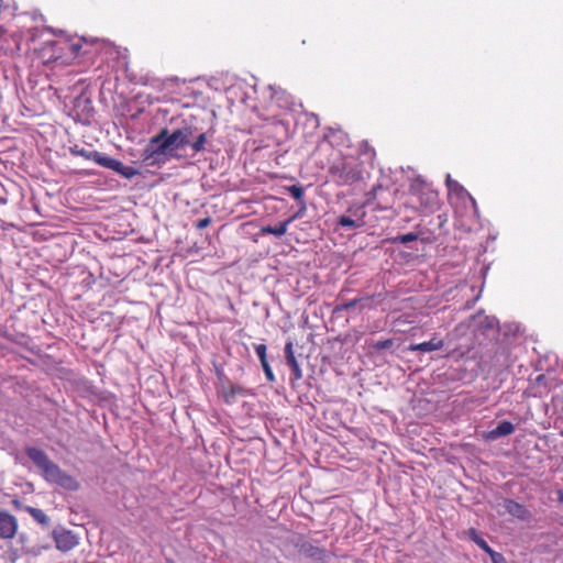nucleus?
Wrapping results in <instances>:
<instances>
[{"label": "nucleus", "instance_id": "nucleus-2", "mask_svg": "<svg viewBox=\"0 0 563 563\" xmlns=\"http://www.w3.org/2000/svg\"><path fill=\"white\" fill-rule=\"evenodd\" d=\"M25 454L36 465L48 483L56 484L73 492L79 488L77 479L64 472L42 449L26 448Z\"/></svg>", "mask_w": 563, "mask_h": 563}, {"label": "nucleus", "instance_id": "nucleus-16", "mask_svg": "<svg viewBox=\"0 0 563 563\" xmlns=\"http://www.w3.org/2000/svg\"><path fill=\"white\" fill-rule=\"evenodd\" d=\"M515 432V426L510 421L500 422L495 429L486 434L487 440H497Z\"/></svg>", "mask_w": 563, "mask_h": 563}, {"label": "nucleus", "instance_id": "nucleus-7", "mask_svg": "<svg viewBox=\"0 0 563 563\" xmlns=\"http://www.w3.org/2000/svg\"><path fill=\"white\" fill-rule=\"evenodd\" d=\"M0 27V56L13 57L21 51L22 35L19 33L4 34Z\"/></svg>", "mask_w": 563, "mask_h": 563}, {"label": "nucleus", "instance_id": "nucleus-31", "mask_svg": "<svg viewBox=\"0 0 563 563\" xmlns=\"http://www.w3.org/2000/svg\"><path fill=\"white\" fill-rule=\"evenodd\" d=\"M262 368L264 371V374H265L267 380L273 383L275 380V376H274V373L272 371L269 363L262 364Z\"/></svg>", "mask_w": 563, "mask_h": 563}, {"label": "nucleus", "instance_id": "nucleus-4", "mask_svg": "<svg viewBox=\"0 0 563 563\" xmlns=\"http://www.w3.org/2000/svg\"><path fill=\"white\" fill-rule=\"evenodd\" d=\"M409 203L422 213H432L440 206L439 192L420 178L411 181L409 187Z\"/></svg>", "mask_w": 563, "mask_h": 563}, {"label": "nucleus", "instance_id": "nucleus-11", "mask_svg": "<svg viewBox=\"0 0 563 563\" xmlns=\"http://www.w3.org/2000/svg\"><path fill=\"white\" fill-rule=\"evenodd\" d=\"M285 358H286L287 365L291 368V377H290L291 384L300 380L302 378V372H301L300 366L295 356L294 346H292L291 342H287L285 345Z\"/></svg>", "mask_w": 563, "mask_h": 563}, {"label": "nucleus", "instance_id": "nucleus-34", "mask_svg": "<svg viewBox=\"0 0 563 563\" xmlns=\"http://www.w3.org/2000/svg\"><path fill=\"white\" fill-rule=\"evenodd\" d=\"M558 499H559L560 503L563 504V490H559L558 492Z\"/></svg>", "mask_w": 563, "mask_h": 563}, {"label": "nucleus", "instance_id": "nucleus-12", "mask_svg": "<svg viewBox=\"0 0 563 563\" xmlns=\"http://www.w3.org/2000/svg\"><path fill=\"white\" fill-rule=\"evenodd\" d=\"M504 508L510 516L519 520L526 521L531 518V512L527 509V507L514 499H504Z\"/></svg>", "mask_w": 563, "mask_h": 563}, {"label": "nucleus", "instance_id": "nucleus-30", "mask_svg": "<svg viewBox=\"0 0 563 563\" xmlns=\"http://www.w3.org/2000/svg\"><path fill=\"white\" fill-rule=\"evenodd\" d=\"M487 554L490 556L493 563H507L505 556L501 553L494 551L492 548L490 553Z\"/></svg>", "mask_w": 563, "mask_h": 563}, {"label": "nucleus", "instance_id": "nucleus-23", "mask_svg": "<svg viewBox=\"0 0 563 563\" xmlns=\"http://www.w3.org/2000/svg\"><path fill=\"white\" fill-rule=\"evenodd\" d=\"M287 191L291 195L294 199L300 201L302 206H305L303 201V188L300 185H291L287 187Z\"/></svg>", "mask_w": 563, "mask_h": 563}, {"label": "nucleus", "instance_id": "nucleus-36", "mask_svg": "<svg viewBox=\"0 0 563 563\" xmlns=\"http://www.w3.org/2000/svg\"><path fill=\"white\" fill-rule=\"evenodd\" d=\"M55 60L59 59L62 56L60 55H56V56H53Z\"/></svg>", "mask_w": 563, "mask_h": 563}, {"label": "nucleus", "instance_id": "nucleus-27", "mask_svg": "<svg viewBox=\"0 0 563 563\" xmlns=\"http://www.w3.org/2000/svg\"><path fill=\"white\" fill-rule=\"evenodd\" d=\"M394 345V341L391 339L378 340L373 344V347L377 351L388 350Z\"/></svg>", "mask_w": 563, "mask_h": 563}, {"label": "nucleus", "instance_id": "nucleus-24", "mask_svg": "<svg viewBox=\"0 0 563 563\" xmlns=\"http://www.w3.org/2000/svg\"><path fill=\"white\" fill-rule=\"evenodd\" d=\"M347 212L351 214L350 217L357 220V222H361L362 224H364L365 211L363 210L362 206L350 207Z\"/></svg>", "mask_w": 563, "mask_h": 563}, {"label": "nucleus", "instance_id": "nucleus-1", "mask_svg": "<svg viewBox=\"0 0 563 563\" xmlns=\"http://www.w3.org/2000/svg\"><path fill=\"white\" fill-rule=\"evenodd\" d=\"M194 126L190 124H184L176 129L170 134L165 128L153 137L148 143V148L144 153V162L153 164L156 162V156L164 155L170 150L183 148L189 144V139L194 135Z\"/></svg>", "mask_w": 563, "mask_h": 563}, {"label": "nucleus", "instance_id": "nucleus-37", "mask_svg": "<svg viewBox=\"0 0 563 563\" xmlns=\"http://www.w3.org/2000/svg\"><path fill=\"white\" fill-rule=\"evenodd\" d=\"M451 184H452V181L450 180V178H448V185L450 188H451Z\"/></svg>", "mask_w": 563, "mask_h": 563}, {"label": "nucleus", "instance_id": "nucleus-5", "mask_svg": "<svg viewBox=\"0 0 563 563\" xmlns=\"http://www.w3.org/2000/svg\"><path fill=\"white\" fill-rule=\"evenodd\" d=\"M332 180L338 186H350L362 180L361 165L347 159H340L329 168Z\"/></svg>", "mask_w": 563, "mask_h": 563}, {"label": "nucleus", "instance_id": "nucleus-29", "mask_svg": "<svg viewBox=\"0 0 563 563\" xmlns=\"http://www.w3.org/2000/svg\"><path fill=\"white\" fill-rule=\"evenodd\" d=\"M418 239V235L416 233H407V234H402V235H399L396 240L402 244H407V243H410V242H413Z\"/></svg>", "mask_w": 563, "mask_h": 563}, {"label": "nucleus", "instance_id": "nucleus-32", "mask_svg": "<svg viewBox=\"0 0 563 563\" xmlns=\"http://www.w3.org/2000/svg\"><path fill=\"white\" fill-rule=\"evenodd\" d=\"M212 222V219L210 217H206L203 219H200L197 223H196V229L198 230H203L206 228H208Z\"/></svg>", "mask_w": 563, "mask_h": 563}, {"label": "nucleus", "instance_id": "nucleus-26", "mask_svg": "<svg viewBox=\"0 0 563 563\" xmlns=\"http://www.w3.org/2000/svg\"><path fill=\"white\" fill-rule=\"evenodd\" d=\"M255 352H256V355L260 358L261 365L265 364V363H268V361H267V346H266V344H263V343L256 344L255 345Z\"/></svg>", "mask_w": 563, "mask_h": 563}, {"label": "nucleus", "instance_id": "nucleus-15", "mask_svg": "<svg viewBox=\"0 0 563 563\" xmlns=\"http://www.w3.org/2000/svg\"><path fill=\"white\" fill-rule=\"evenodd\" d=\"M299 552L306 556L317 561H322L325 558V550L319 547H316L309 542H303L299 547Z\"/></svg>", "mask_w": 563, "mask_h": 563}, {"label": "nucleus", "instance_id": "nucleus-19", "mask_svg": "<svg viewBox=\"0 0 563 563\" xmlns=\"http://www.w3.org/2000/svg\"><path fill=\"white\" fill-rule=\"evenodd\" d=\"M207 142H208L207 133L202 132L196 137V140L192 143H190V147L194 153H200L206 150Z\"/></svg>", "mask_w": 563, "mask_h": 563}, {"label": "nucleus", "instance_id": "nucleus-25", "mask_svg": "<svg viewBox=\"0 0 563 563\" xmlns=\"http://www.w3.org/2000/svg\"><path fill=\"white\" fill-rule=\"evenodd\" d=\"M78 154L80 156L85 157L86 159L93 161L95 163H97V159H99V158H108L109 157L108 155L99 153L97 151L88 152L86 150H81L78 152Z\"/></svg>", "mask_w": 563, "mask_h": 563}, {"label": "nucleus", "instance_id": "nucleus-22", "mask_svg": "<svg viewBox=\"0 0 563 563\" xmlns=\"http://www.w3.org/2000/svg\"><path fill=\"white\" fill-rule=\"evenodd\" d=\"M338 224L342 228L349 229H356L363 225L361 222H357V220L349 216H340L338 218Z\"/></svg>", "mask_w": 563, "mask_h": 563}, {"label": "nucleus", "instance_id": "nucleus-10", "mask_svg": "<svg viewBox=\"0 0 563 563\" xmlns=\"http://www.w3.org/2000/svg\"><path fill=\"white\" fill-rule=\"evenodd\" d=\"M87 43L85 37L77 40H59L52 43L53 52L69 53L71 57H77L81 54L82 44Z\"/></svg>", "mask_w": 563, "mask_h": 563}, {"label": "nucleus", "instance_id": "nucleus-20", "mask_svg": "<svg viewBox=\"0 0 563 563\" xmlns=\"http://www.w3.org/2000/svg\"><path fill=\"white\" fill-rule=\"evenodd\" d=\"M26 511L38 523H41V525H47L48 523V517L46 516V514L43 510L29 506V507H26Z\"/></svg>", "mask_w": 563, "mask_h": 563}, {"label": "nucleus", "instance_id": "nucleus-8", "mask_svg": "<svg viewBox=\"0 0 563 563\" xmlns=\"http://www.w3.org/2000/svg\"><path fill=\"white\" fill-rule=\"evenodd\" d=\"M97 164L118 173L119 175L126 179H131L140 174V172L136 168L132 166H125L122 162L110 156L108 158L97 159Z\"/></svg>", "mask_w": 563, "mask_h": 563}, {"label": "nucleus", "instance_id": "nucleus-17", "mask_svg": "<svg viewBox=\"0 0 563 563\" xmlns=\"http://www.w3.org/2000/svg\"><path fill=\"white\" fill-rule=\"evenodd\" d=\"M295 218H296V216H292V217L288 218L287 220L280 222L276 227L264 225L261 228V234H263V235L273 234L276 236H283L286 234V232L288 230V225L295 220Z\"/></svg>", "mask_w": 563, "mask_h": 563}, {"label": "nucleus", "instance_id": "nucleus-9", "mask_svg": "<svg viewBox=\"0 0 563 563\" xmlns=\"http://www.w3.org/2000/svg\"><path fill=\"white\" fill-rule=\"evenodd\" d=\"M18 519L8 510H0V539L11 540L18 532Z\"/></svg>", "mask_w": 563, "mask_h": 563}, {"label": "nucleus", "instance_id": "nucleus-21", "mask_svg": "<svg viewBox=\"0 0 563 563\" xmlns=\"http://www.w3.org/2000/svg\"><path fill=\"white\" fill-rule=\"evenodd\" d=\"M371 301L372 298L371 297H367V298H355V299H352V300H349L346 302H343L341 305H338L335 308H334V312H341V311H345V310H349V309H352L354 307H356L358 303H361L362 301Z\"/></svg>", "mask_w": 563, "mask_h": 563}, {"label": "nucleus", "instance_id": "nucleus-6", "mask_svg": "<svg viewBox=\"0 0 563 563\" xmlns=\"http://www.w3.org/2000/svg\"><path fill=\"white\" fill-rule=\"evenodd\" d=\"M559 387V380L549 374H539L533 380L530 382L527 388V394L534 398H544L552 390Z\"/></svg>", "mask_w": 563, "mask_h": 563}, {"label": "nucleus", "instance_id": "nucleus-33", "mask_svg": "<svg viewBox=\"0 0 563 563\" xmlns=\"http://www.w3.org/2000/svg\"><path fill=\"white\" fill-rule=\"evenodd\" d=\"M283 93H284L283 91L278 92V91L273 90V89L271 88V97H272V98H274V97H276V96H278V95H283Z\"/></svg>", "mask_w": 563, "mask_h": 563}, {"label": "nucleus", "instance_id": "nucleus-35", "mask_svg": "<svg viewBox=\"0 0 563 563\" xmlns=\"http://www.w3.org/2000/svg\"><path fill=\"white\" fill-rule=\"evenodd\" d=\"M380 189H382V187H376V188L373 189V191H374V194H376Z\"/></svg>", "mask_w": 563, "mask_h": 563}, {"label": "nucleus", "instance_id": "nucleus-28", "mask_svg": "<svg viewBox=\"0 0 563 563\" xmlns=\"http://www.w3.org/2000/svg\"><path fill=\"white\" fill-rule=\"evenodd\" d=\"M241 391L242 388L240 386H235L234 384L229 383L228 387H225V397L229 398L230 396H234ZM227 401H229V399H227Z\"/></svg>", "mask_w": 563, "mask_h": 563}, {"label": "nucleus", "instance_id": "nucleus-18", "mask_svg": "<svg viewBox=\"0 0 563 563\" xmlns=\"http://www.w3.org/2000/svg\"><path fill=\"white\" fill-rule=\"evenodd\" d=\"M467 534L472 541H474L484 552L490 553L489 544L478 536L476 529L470 528Z\"/></svg>", "mask_w": 563, "mask_h": 563}, {"label": "nucleus", "instance_id": "nucleus-3", "mask_svg": "<svg viewBox=\"0 0 563 563\" xmlns=\"http://www.w3.org/2000/svg\"><path fill=\"white\" fill-rule=\"evenodd\" d=\"M25 454L36 465L48 483L56 484L73 492L79 488L77 479L64 472L42 449L26 448Z\"/></svg>", "mask_w": 563, "mask_h": 563}, {"label": "nucleus", "instance_id": "nucleus-13", "mask_svg": "<svg viewBox=\"0 0 563 563\" xmlns=\"http://www.w3.org/2000/svg\"><path fill=\"white\" fill-rule=\"evenodd\" d=\"M444 345V342L442 339H438L437 336H433L430 341L422 342V343H412L409 345L408 350L412 352H433L442 349Z\"/></svg>", "mask_w": 563, "mask_h": 563}, {"label": "nucleus", "instance_id": "nucleus-14", "mask_svg": "<svg viewBox=\"0 0 563 563\" xmlns=\"http://www.w3.org/2000/svg\"><path fill=\"white\" fill-rule=\"evenodd\" d=\"M56 547L62 551H69L78 544V540L70 531H64L55 537Z\"/></svg>", "mask_w": 563, "mask_h": 563}]
</instances>
